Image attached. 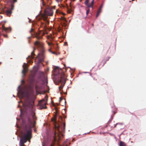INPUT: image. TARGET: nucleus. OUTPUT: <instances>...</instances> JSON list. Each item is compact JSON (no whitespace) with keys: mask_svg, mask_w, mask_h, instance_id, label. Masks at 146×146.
<instances>
[{"mask_svg":"<svg viewBox=\"0 0 146 146\" xmlns=\"http://www.w3.org/2000/svg\"><path fill=\"white\" fill-rule=\"evenodd\" d=\"M44 20H46V18H44Z\"/></svg>","mask_w":146,"mask_h":146,"instance_id":"nucleus-37","label":"nucleus"},{"mask_svg":"<svg viewBox=\"0 0 146 146\" xmlns=\"http://www.w3.org/2000/svg\"><path fill=\"white\" fill-rule=\"evenodd\" d=\"M14 6L13 4L11 5V9H7L6 10H4V13L5 14L9 17H10L12 13V10L14 9Z\"/></svg>","mask_w":146,"mask_h":146,"instance_id":"nucleus-6","label":"nucleus"},{"mask_svg":"<svg viewBox=\"0 0 146 146\" xmlns=\"http://www.w3.org/2000/svg\"><path fill=\"white\" fill-rule=\"evenodd\" d=\"M48 51L50 52H52V51H51V50L50 49H49L48 50Z\"/></svg>","mask_w":146,"mask_h":146,"instance_id":"nucleus-34","label":"nucleus"},{"mask_svg":"<svg viewBox=\"0 0 146 146\" xmlns=\"http://www.w3.org/2000/svg\"><path fill=\"white\" fill-rule=\"evenodd\" d=\"M106 63V61H104V62H103V66L104 65V64L105 63Z\"/></svg>","mask_w":146,"mask_h":146,"instance_id":"nucleus-29","label":"nucleus"},{"mask_svg":"<svg viewBox=\"0 0 146 146\" xmlns=\"http://www.w3.org/2000/svg\"><path fill=\"white\" fill-rule=\"evenodd\" d=\"M42 3L43 6H44L45 5V4L43 2V1H42Z\"/></svg>","mask_w":146,"mask_h":146,"instance_id":"nucleus-28","label":"nucleus"},{"mask_svg":"<svg viewBox=\"0 0 146 146\" xmlns=\"http://www.w3.org/2000/svg\"><path fill=\"white\" fill-rule=\"evenodd\" d=\"M23 93H22V95H23Z\"/></svg>","mask_w":146,"mask_h":146,"instance_id":"nucleus-40","label":"nucleus"},{"mask_svg":"<svg viewBox=\"0 0 146 146\" xmlns=\"http://www.w3.org/2000/svg\"><path fill=\"white\" fill-rule=\"evenodd\" d=\"M45 13L46 15L48 16L52 15L53 13V9L48 5L46 6Z\"/></svg>","mask_w":146,"mask_h":146,"instance_id":"nucleus-5","label":"nucleus"},{"mask_svg":"<svg viewBox=\"0 0 146 146\" xmlns=\"http://www.w3.org/2000/svg\"><path fill=\"white\" fill-rule=\"evenodd\" d=\"M35 79L33 77H32L29 80V82L31 84H33V82L34 81Z\"/></svg>","mask_w":146,"mask_h":146,"instance_id":"nucleus-14","label":"nucleus"},{"mask_svg":"<svg viewBox=\"0 0 146 146\" xmlns=\"http://www.w3.org/2000/svg\"><path fill=\"white\" fill-rule=\"evenodd\" d=\"M101 11H102V9L99 8L98 11V12H97V15L96 16V17H98V16L99 15L100 13L101 12Z\"/></svg>","mask_w":146,"mask_h":146,"instance_id":"nucleus-16","label":"nucleus"},{"mask_svg":"<svg viewBox=\"0 0 146 146\" xmlns=\"http://www.w3.org/2000/svg\"><path fill=\"white\" fill-rule=\"evenodd\" d=\"M54 146V145H52V144H51V146Z\"/></svg>","mask_w":146,"mask_h":146,"instance_id":"nucleus-38","label":"nucleus"},{"mask_svg":"<svg viewBox=\"0 0 146 146\" xmlns=\"http://www.w3.org/2000/svg\"><path fill=\"white\" fill-rule=\"evenodd\" d=\"M61 82L62 83V82ZM62 83H64V84L63 85H61L59 87V90H61V89L63 87V86H64V84L65 83H64V82H62Z\"/></svg>","mask_w":146,"mask_h":146,"instance_id":"nucleus-20","label":"nucleus"},{"mask_svg":"<svg viewBox=\"0 0 146 146\" xmlns=\"http://www.w3.org/2000/svg\"><path fill=\"white\" fill-rule=\"evenodd\" d=\"M115 126H116V125L115 126H114V127H115Z\"/></svg>","mask_w":146,"mask_h":146,"instance_id":"nucleus-41","label":"nucleus"},{"mask_svg":"<svg viewBox=\"0 0 146 146\" xmlns=\"http://www.w3.org/2000/svg\"><path fill=\"white\" fill-rule=\"evenodd\" d=\"M39 74L41 76H43L44 75V73L43 72H40L39 73Z\"/></svg>","mask_w":146,"mask_h":146,"instance_id":"nucleus-19","label":"nucleus"},{"mask_svg":"<svg viewBox=\"0 0 146 146\" xmlns=\"http://www.w3.org/2000/svg\"><path fill=\"white\" fill-rule=\"evenodd\" d=\"M62 100V98L61 97L60 98L59 102L60 103L61 100Z\"/></svg>","mask_w":146,"mask_h":146,"instance_id":"nucleus-27","label":"nucleus"},{"mask_svg":"<svg viewBox=\"0 0 146 146\" xmlns=\"http://www.w3.org/2000/svg\"><path fill=\"white\" fill-rule=\"evenodd\" d=\"M62 69H60L58 67H55L53 70V74L54 76H56L60 74V77L59 79L60 82H66L64 73L62 72Z\"/></svg>","mask_w":146,"mask_h":146,"instance_id":"nucleus-3","label":"nucleus"},{"mask_svg":"<svg viewBox=\"0 0 146 146\" xmlns=\"http://www.w3.org/2000/svg\"><path fill=\"white\" fill-rule=\"evenodd\" d=\"M31 20L30 19V20H29V23H31Z\"/></svg>","mask_w":146,"mask_h":146,"instance_id":"nucleus-36","label":"nucleus"},{"mask_svg":"<svg viewBox=\"0 0 146 146\" xmlns=\"http://www.w3.org/2000/svg\"><path fill=\"white\" fill-rule=\"evenodd\" d=\"M90 11V9L88 8L87 10H86V15H87L89 13Z\"/></svg>","mask_w":146,"mask_h":146,"instance_id":"nucleus-21","label":"nucleus"},{"mask_svg":"<svg viewBox=\"0 0 146 146\" xmlns=\"http://www.w3.org/2000/svg\"><path fill=\"white\" fill-rule=\"evenodd\" d=\"M55 127L56 129V131L55 132V135L56 136H57L59 137L60 136V135L61 134V132L60 130V126L58 125H57L56 124L55 126Z\"/></svg>","mask_w":146,"mask_h":146,"instance_id":"nucleus-8","label":"nucleus"},{"mask_svg":"<svg viewBox=\"0 0 146 146\" xmlns=\"http://www.w3.org/2000/svg\"><path fill=\"white\" fill-rule=\"evenodd\" d=\"M28 124L25 123L23 125V130L22 132V136L20 142V146H25L24 143L27 140H30L32 137V130L33 127H34L36 121H34L32 125V121L29 117L27 118Z\"/></svg>","mask_w":146,"mask_h":146,"instance_id":"nucleus-1","label":"nucleus"},{"mask_svg":"<svg viewBox=\"0 0 146 146\" xmlns=\"http://www.w3.org/2000/svg\"><path fill=\"white\" fill-rule=\"evenodd\" d=\"M119 146H126V144L124 142L120 141L119 143Z\"/></svg>","mask_w":146,"mask_h":146,"instance_id":"nucleus-15","label":"nucleus"},{"mask_svg":"<svg viewBox=\"0 0 146 146\" xmlns=\"http://www.w3.org/2000/svg\"><path fill=\"white\" fill-rule=\"evenodd\" d=\"M17 1V0H13V3H12V4H13L14 5V3L15 2H16Z\"/></svg>","mask_w":146,"mask_h":146,"instance_id":"nucleus-26","label":"nucleus"},{"mask_svg":"<svg viewBox=\"0 0 146 146\" xmlns=\"http://www.w3.org/2000/svg\"><path fill=\"white\" fill-rule=\"evenodd\" d=\"M109 59H110V57H107L106 58V61L108 60Z\"/></svg>","mask_w":146,"mask_h":146,"instance_id":"nucleus-30","label":"nucleus"},{"mask_svg":"<svg viewBox=\"0 0 146 146\" xmlns=\"http://www.w3.org/2000/svg\"><path fill=\"white\" fill-rule=\"evenodd\" d=\"M65 127V123H64L63 125L61 127V129L62 131H64Z\"/></svg>","mask_w":146,"mask_h":146,"instance_id":"nucleus-13","label":"nucleus"},{"mask_svg":"<svg viewBox=\"0 0 146 146\" xmlns=\"http://www.w3.org/2000/svg\"><path fill=\"white\" fill-rule=\"evenodd\" d=\"M32 116L33 119L34 121H35L36 119V117L35 116V113H33Z\"/></svg>","mask_w":146,"mask_h":146,"instance_id":"nucleus-18","label":"nucleus"},{"mask_svg":"<svg viewBox=\"0 0 146 146\" xmlns=\"http://www.w3.org/2000/svg\"><path fill=\"white\" fill-rule=\"evenodd\" d=\"M102 7H103V5H101V6H100V7L99 8L102 9Z\"/></svg>","mask_w":146,"mask_h":146,"instance_id":"nucleus-31","label":"nucleus"},{"mask_svg":"<svg viewBox=\"0 0 146 146\" xmlns=\"http://www.w3.org/2000/svg\"><path fill=\"white\" fill-rule=\"evenodd\" d=\"M47 100L43 99L39 102L38 105L40 110L43 109H46L47 107L46 106Z\"/></svg>","mask_w":146,"mask_h":146,"instance_id":"nucleus-4","label":"nucleus"},{"mask_svg":"<svg viewBox=\"0 0 146 146\" xmlns=\"http://www.w3.org/2000/svg\"><path fill=\"white\" fill-rule=\"evenodd\" d=\"M42 32V31H41L39 33H36V35L35 36L36 38L38 40H39L40 39H41L42 38V36L44 34V33H43V32H42V35H40V34L41 33V32Z\"/></svg>","mask_w":146,"mask_h":146,"instance_id":"nucleus-11","label":"nucleus"},{"mask_svg":"<svg viewBox=\"0 0 146 146\" xmlns=\"http://www.w3.org/2000/svg\"><path fill=\"white\" fill-rule=\"evenodd\" d=\"M34 44L40 51V53L36 57L38 58V63H40L44 61L45 58V50L43 44L40 41H36L35 42Z\"/></svg>","mask_w":146,"mask_h":146,"instance_id":"nucleus-2","label":"nucleus"},{"mask_svg":"<svg viewBox=\"0 0 146 146\" xmlns=\"http://www.w3.org/2000/svg\"><path fill=\"white\" fill-rule=\"evenodd\" d=\"M48 45L49 46H50L51 45H52L53 44L52 43H51V42H48Z\"/></svg>","mask_w":146,"mask_h":146,"instance_id":"nucleus-23","label":"nucleus"},{"mask_svg":"<svg viewBox=\"0 0 146 146\" xmlns=\"http://www.w3.org/2000/svg\"><path fill=\"white\" fill-rule=\"evenodd\" d=\"M55 6H54L53 7V9H55Z\"/></svg>","mask_w":146,"mask_h":146,"instance_id":"nucleus-35","label":"nucleus"},{"mask_svg":"<svg viewBox=\"0 0 146 146\" xmlns=\"http://www.w3.org/2000/svg\"><path fill=\"white\" fill-rule=\"evenodd\" d=\"M35 50V48H34V50L31 53V56H28V57L27 58V59H28V58H34V56H35V54L34 51Z\"/></svg>","mask_w":146,"mask_h":146,"instance_id":"nucleus-12","label":"nucleus"},{"mask_svg":"<svg viewBox=\"0 0 146 146\" xmlns=\"http://www.w3.org/2000/svg\"><path fill=\"white\" fill-rule=\"evenodd\" d=\"M59 104H57V105H59Z\"/></svg>","mask_w":146,"mask_h":146,"instance_id":"nucleus-42","label":"nucleus"},{"mask_svg":"<svg viewBox=\"0 0 146 146\" xmlns=\"http://www.w3.org/2000/svg\"><path fill=\"white\" fill-rule=\"evenodd\" d=\"M22 82L23 83H25V81L24 80H23L22 81Z\"/></svg>","mask_w":146,"mask_h":146,"instance_id":"nucleus-32","label":"nucleus"},{"mask_svg":"<svg viewBox=\"0 0 146 146\" xmlns=\"http://www.w3.org/2000/svg\"><path fill=\"white\" fill-rule=\"evenodd\" d=\"M89 0H86L85 2V5L88 8H93L94 3V0H92L90 4L89 3Z\"/></svg>","mask_w":146,"mask_h":146,"instance_id":"nucleus-9","label":"nucleus"},{"mask_svg":"<svg viewBox=\"0 0 146 146\" xmlns=\"http://www.w3.org/2000/svg\"><path fill=\"white\" fill-rule=\"evenodd\" d=\"M28 66L27 64L24 63L23 66V69L22 71V73L23 74V76H25L26 74L28 72Z\"/></svg>","mask_w":146,"mask_h":146,"instance_id":"nucleus-7","label":"nucleus"},{"mask_svg":"<svg viewBox=\"0 0 146 146\" xmlns=\"http://www.w3.org/2000/svg\"><path fill=\"white\" fill-rule=\"evenodd\" d=\"M44 25L43 26L44 27L46 26L45 25H44V24L42 23H41V27H42V26Z\"/></svg>","mask_w":146,"mask_h":146,"instance_id":"nucleus-22","label":"nucleus"},{"mask_svg":"<svg viewBox=\"0 0 146 146\" xmlns=\"http://www.w3.org/2000/svg\"><path fill=\"white\" fill-rule=\"evenodd\" d=\"M53 106H55V105L54 104H53Z\"/></svg>","mask_w":146,"mask_h":146,"instance_id":"nucleus-39","label":"nucleus"},{"mask_svg":"<svg viewBox=\"0 0 146 146\" xmlns=\"http://www.w3.org/2000/svg\"><path fill=\"white\" fill-rule=\"evenodd\" d=\"M2 29L3 30H4L6 32H7L8 29L7 28H6L5 27L4 25H3L2 26Z\"/></svg>","mask_w":146,"mask_h":146,"instance_id":"nucleus-17","label":"nucleus"},{"mask_svg":"<svg viewBox=\"0 0 146 146\" xmlns=\"http://www.w3.org/2000/svg\"><path fill=\"white\" fill-rule=\"evenodd\" d=\"M29 33H31V36H30L28 37V38L29 39L28 42L29 43H30V41L29 39H30L33 35V34H35V33L34 32V29H33L32 28H31L30 31H29Z\"/></svg>","mask_w":146,"mask_h":146,"instance_id":"nucleus-10","label":"nucleus"},{"mask_svg":"<svg viewBox=\"0 0 146 146\" xmlns=\"http://www.w3.org/2000/svg\"><path fill=\"white\" fill-rule=\"evenodd\" d=\"M52 120H54L56 122V116L54 118L52 119Z\"/></svg>","mask_w":146,"mask_h":146,"instance_id":"nucleus-24","label":"nucleus"},{"mask_svg":"<svg viewBox=\"0 0 146 146\" xmlns=\"http://www.w3.org/2000/svg\"><path fill=\"white\" fill-rule=\"evenodd\" d=\"M3 36L5 37V38H7V35H5V34H3Z\"/></svg>","mask_w":146,"mask_h":146,"instance_id":"nucleus-25","label":"nucleus"},{"mask_svg":"<svg viewBox=\"0 0 146 146\" xmlns=\"http://www.w3.org/2000/svg\"><path fill=\"white\" fill-rule=\"evenodd\" d=\"M53 54H56V52H51Z\"/></svg>","mask_w":146,"mask_h":146,"instance_id":"nucleus-33","label":"nucleus"}]
</instances>
